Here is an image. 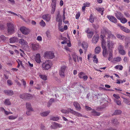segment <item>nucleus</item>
I'll list each match as a JSON object with an SVG mask.
<instances>
[{
	"instance_id": "obj_1",
	"label": "nucleus",
	"mask_w": 130,
	"mask_h": 130,
	"mask_svg": "<svg viewBox=\"0 0 130 130\" xmlns=\"http://www.w3.org/2000/svg\"><path fill=\"white\" fill-rule=\"evenodd\" d=\"M52 65V62L50 60H46L42 64V69L44 70H47L51 68Z\"/></svg>"
},
{
	"instance_id": "obj_2",
	"label": "nucleus",
	"mask_w": 130,
	"mask_h": 130,
	"mask_svg": "<svg viewBox=\"0 0 130 130\" xmlns=\"http://www.w3.org/2000/svg\"><path fill=\"white\" fill-rule=\"evenodd\" d=\"M8 27V32L9 34H12L14 31V25L11 22L7 23Z\"/></svg>"
},
{
	"instance_id": "obj_3",
	"label": "nucleus",
	"mask_w": 130,
	"mask_h": 130,
	"mask_svg": "<svg viewBox=\"0 0 130 130\" xmlns=\"http://www.w3.org/2000/svg\"><path fill=\"white\" fill-rule=\"evenodd\" d=\"M43 56L45 58L50 59H52L55 57L54 53L51 51L45 52L43 55Z\"/></svg>"
},
{
	"instance_id": "obj_4",
	"label": "nucleus",
	"mask_w": 130,
	"mask_h": 130,
	"mask_svg": "<svg viewBox=\"0 0 130 130\" xmlns=\"http://www.w3.org/2000/svg\"><path fill=\"white\" fill-rule=\"evenodd\" d=\"M116 44V42L113 41H110L108 40L107 42V47L109 51H112L114 48V45Z\"/></svg>"
},
{
	"instance_id": "obj_5",
	"label": "nucleus",
	"mask_w": 130,
	"mask_h": 130,
	"mask_svg": "<svg viewBox=\"0 0 130 130\" xmlns=\"http://www.w3.org/2000/svg\"><path fill=\"white\" fill-rule=\"evenodd\" d=\"M67 68V67L65 65L61 66V67L59 71V74L61 77L64 78L65 77V72Z\"/></svg>"
},
{
	"instance_id": "obj_6",
	"label": "nucleus",
	"mask_w": 130,
	"mask_h": 130,
	"mask_svg": "<svg viewBox=\"0 0 130 130\" xmlns=\"http://www.w3.org/2000/svg\"><path fill=\"white\" fill-rule=\"evenodd\" d=\"M52 2L51 5V7L52 8L51 13L53 14L55 10L56 0H52Z\"/></svg>"
},
{
	"instance_id": "obj_7",
	"label": "nucleus",
	"mask_w": 130,
	"mask_h": 130,
	"mask_svg": "<svg viewBox=\"0 0 130 130\" xmlns=\"http://www.w3.org/2000/svg\"><path fill=\"white\" fill-rule=\"evenodd\" d=\"M124 48V47L123 45L120 44L119 45L118 50L119 53L121 55H124L126 54V52L123 49Z\"/></svg>"
},
{
	"instance_id": "obj_8",
	"label": "nucleus",
	"mask_w": 130,
	"mask_h": 130,
	"mask_svg": "<svg viewBox=\"0 0 130 130\" xmlns=\"http://www.w3.org/2000/svg\"><path fill=\"white\" fill-rule=\"evenodd\" d=\"M20 30L22 33L24 35H27L29 33V30L25 27H22L20 28Z\"/></svg>"
},
{
	"instance_id": "obj_9",
	"label": "nucleus",
	"mask_w": 130,
	"mask_h": 130,
	"mask_svg": "<svg viewBox=\"0 0 130 130\" xmlns=\"http://www.w3.org/2000/svg\"><path fill=\"white\" fill-rule=\"evenodd\" d=\"M62 126V125L61 124L54 122L53 123L52 125L51 126V128L55 129L58 127L60 128Z\"/></svg>"
},
{
	"instance_id": "obj_10",
	"label": "nucleus",
	"mask_w": 130,
	"mask_h": 130,
	"mask_svg": "<svg viewBox=\"0 0 130 130\" xmlns=\"http://www.w3.org/2000/svg\"><path fill=\"white\" fill-rule=\"evenodd\" d=\"M35 59L36 62L40 64L42 62L40 55L39 53L37 54L36 55Z\"/></svg>"
},
{
	"instance_id": "obj_11",
	"label": "nucleus",
	"mask_w": 130,
	"mask_h": 130,
	"mask_svg": "<svg viewBox=\"0 0 130 130\" xmlns=\"http://www.w3.org/2000/svg\"><path fill=\"white\" fill-rule=\"evenodd\" d=\"M106 34L108 37L109 38H111L113 39H115L116 38L115 36L111 33V31L109 30H107L106 32Z\"/></svg>"
},
{
	"instance_id": "obj_12",
	"label": "nucleus",
	"mask_w": 130,
	"mask_h": 130,
	"mask_svg": "<svg viewBox=\"0 0 130 130\" xmlns=\"http://www.w3.org/2000/svg\"><path fill=\"white\" fill-rule=\"evenodd\" d=\"M99 36L98 34L95 35L93 37L92 42L93 43L96 44L98 41Z\"/></svg>"
},
{
	"instance_id": "obj_13",
	"label": "nucleus",
	"mask_w": 130,
	"mask_h": 130,
	"mask_svg": "<svg viewBox=\"0 0 130 130\" xmlns=\"http://www.w3.org/2000/svg\"><path fill=\"white\" fill-rule=\"evenodd\" d=\"M107 17L111 22L115 23H117V20L114 17L110 15H107Z\"/></svg>"
},
{
	"instance_id": "obj_14",
	"label": "nucleus",
	"mask_w": 130,
	"mask_h": 130,
	"mask_svg": "<svg viewBox=\"0 0 130 130\" xmlns=\"http://www.w3.org/2000/svg\"><path fill=\"white\" fill-rule=\"evenodd\" d=\"M42 18L47 22H49L50 20L51 16L49 14L44 15L42 16Z\"/></svg>"
},
{
	"instance_id": "obj_15",
	"label": "nucleus",
	"mask_w": 130,
	"mask_h": 130,
	"mask_svg": "<svg viewBox=\"0 0 130 130\" xmlns=\"http://www.w3.org/2000/svg\"><path fill=\"white\" fill-rule=\"evenodd\" d=\"M73 105L77 110L78 111L80 110L81 108L80 105L78 102H74L73 103Z\"/></svg>"
},
{
	"instance_id": "obj_16",
	"label": "nucleus",
	"mask_w": 130,
	"mask_h": 130,
	"mask_svg": "<svg viewBox=\"0 0 130 130\" xmlns=\"http://www.w3.org/2000/svg\"><path fill=\"white\" fill-rule=\"evenodd\" d=\"M4 92L5 94L9 96L12 95L14 93L13 91L11 90H5Z\"/></svg>"
},
{
	"instance_id": "obj_17",
	"label": "nucleus",
	"mask_w": 130,
	"mask_h": 130,
	"mask_svg": "<svg viewBox=\"0 0 130 130\" xmlns=\"http://www.w3.org/2000/svg\"><path fill=\"white\" fill-rule=\"evenodd\" d=\"M32 47L34 51H36L38 49L39 47V45L38 43L32 44H31Z\"/></svg>"
},
{
	"instance_id": "obj_18",
	"label": "nucleus",
	"mask_w": 130,
	"mask_h": 130,
	"mask_svg": "<svg viewBox=\"0 0 130 130\" xmlns=\"http://www.w3.org/2000/svg\"><path fill=\"white\" fill-rule=\"evenodd\" d=\"M19 43L22 45H26L28 44V43L26 41L23 39L22 38L19 39Z\"/></svg>"
},
{
	"instance_id": "obj_19",
	"label": "nucleus",
	"mask_w": 130,
	"mask_h": 130,
	"mask_svg": "<svg viewBox=\"0 0 130 130\" xmlns=\"http://www.w3.org/2000/svg\"><path fill=\"white\" fill-rule=\"evenodd\" d=\"M72 56L73 59V60L74 62H76V59H77V61H79L78 59V56L76 55V54L75 53H73L72 55Z\"/></svg>"
},
{
	"instance_id": "obj_20",
	"label": "nucleus",
	"mask_w": 130,
	"mask_h": 130,
	"mask_svg": "<svg viewBox=\"0 0 130 130\" xmlns=\"http://www.w3.org/2000/svg\"><path fill=\"white\" fill-rule=\"evenodd\" d=\"M10 43H15L17 42L18 41V38L16 37H14L10 39Z\"/></svg>"
},
{
	"instance_id": "obj_21",
	"label": "nucleus",
	"mask_w": 130,
	"mask_h": 130,
	"mask_svg": "<svg viewBox=\"0 0 130 130\" xmlns=\"http://www.w3.org/2000/svg\"><path fill=\"white\" fill-rule=\"evenodd\" d=\"M120 27L121 30L125 32L129 33L130 32V30L125 27L122 26H120Z\"/></svg>"
},
{
	"instance_id": "obj_22",
	"label": "nucleus",
	"mask_w": 130,
	"mask_h": 130,
	"mask_svg": "<svg viewBox=\"0 0 130 130\" xmlns=\"http://www.w3.org/2000/svg\"><path fill=\"white\" fill-rule=\"evenodd\" d=\"M26 108L28 110L33 111L32 108L31 107V105L30 103L27 102L26 103Z\"/></svg>"
},
{
	"instance_id": "obj_23",
	"label": "nucleus",
	"mask_w": 130,
	"mask_h": 130,
	"mask_svg": "<svg viewBox=\"0 0 130 130\" xmlns=\"http://www.w3.org/2000/svg\"><path fill=\"white\" fill-rule=\"evenodd\" d=\"M92 115L94 116H99L100 115V113L96 111L94 109H93L91 112Z\"/></svg>"
},
{
	"instance_id": "obj_24",
	"label": "nucleus",
	"mask_w": 130,
	"mask_h": 130,
	"mask_svg": "<svg viewBox=\"0 0 130 130\" xmlns=\"http://www.w3.org/2000/svg\"><path fill=\"white\" fill-rule=\"evenodd\" d=\"M122 60L121 58L120 57H117L114 58L113 60V62H116L120 61Z\"/></svg>"
},
{
	"instance_id": "obj_25",
	"label": "nucleus",
	"mask_w": 130,
	"mask_h": 130,
	"mask_svg": "<svg viewBox=\"0 0 130 130\" xmlns=\"http://www.w3.org/2000/svg\"><path fill=\"white\" fill-rule=\"evenodd\" d=\"M116 16L117 18L120 20L123 17V15L122 13L120 12H118L116 14Z\"/></svg>"
},
{
	"instance_id": "obj_26",
	"label": "nucleus",
	"mask_w": 130,
	"mask_h": 130,
	"mask_svg": "<svg viewBox=\"0 0 130 130\" xmlns=\"http://www.w3.org/2000/svg\"><path fill=\"white\" fill-rule=\"evenodd\" d=\"M4 104L5 105H10L11 104L9 99H5L4 102Z\"/></svg>"
},
{
	"instance_id": "obj_27",
	"label": "nucleus",
	"mask_w": 130,
	"mask_h": 130,
	"mask_svg": "<svg viewBox=\"0 0 130 130\" xmlns=\"http://www.w3.org/2000/svg\"><path fill=\"white\" fill-rule=\"evenodd\" d=\"M122 112V111L120 110H116L115 111V112L113 114V115H120L121 113Z\"/></svg>"
},
{
	"instance_id": "obj_28",
	"label": "nucleus",
	"mask_w": 130,
	"mask_h": 130,
	"mask_svg": "<svg viewBox=\"0 0 130 130\" xmlns=\"http://www.w3.org/2000/svg\"><path fill=\"white\" fill-rule=\"evenodd\" d=\"M25 99H31L32 98V96L31 95L25 93Z\"/></svg>"
},
{
	"instance_id": "obj_29",
	"label": "nucleus",
	"mask_w": 130,
	"mask_h": 130,
	"mask_svg": "<svg viewBox=\"0 0 130 130\" xmlns=\"http://www.w3.org/2000/svg\"><path fill=\"white\" fill-rule=\"evenodd\" d=\"M39 76L41 78L44 80H46L47 79V76L45 75H40Z\"/></svg>"
},
{
	"instance_id": "obj_30",
	"label": "nucleus",
	"mask_w": 130,
	"mask_h": 130,
	"mask_svg": "<svg viewBox=\"0 0 130 130\" xmlns=\"http://www.w3.org/2000/svg\"><path fill=\"white\" fill-rule=\"evenodd\" d=\"M50 112V111L44 112L41 113L40 115L42 116H46L49 114Z\"/></svg>"
},
{
	"instance_id": "obj_31",
	"label": "nucleus",
	"mask_w": 130,
	"mask_h": 130,
	"mask_svg": "<svg viewBox=\"0 0 130 130\" xmlns=\"http://www.w3.org/2000/svg\"><path fill=\"white\" fill-rule=\"evenodd\" d=\"M101 51V48L100 47L98 46L96 47L95 49V53L96 54H99Z\"/></svg>"
},
{
	"instance_id": "obj_32",
	"label": "nucleus",
	"mask_w": 130,
	"mask_h": 130,
	"mask_svg": "<svg viewBox=\"0 0 130 130\" xmlns=\"http://www.w3.org/2000/svg\"><path fill=\"white\" fill-rule=\"evenodd\" d=\"M114 68L116 69H119L120 70H122L123 68V67L121 65H118L116 66Z\"/></svg>"
},
{
	"instance_id": "obj_33",
	"label": "nucleus",
	"mask_w": 130,
	"mask_h": 130,
	"mask_svg": "<svg viewBox=\"0 0 130 130\" xmlns=\"http://www.w3.org/2000/svg\"><path fill=\"white\" fill-rule=\"evenodd\" d=\"M109 52L108 60L109 61L111 60L112 58V51H109Z\"/></svg>"
},
{
	"instance_id": "obj_34",
	"label": "nucleus",
	"mask_w": 130,
	"mask_h": 130,
	"mask_svg": "<svg viewBox=\"0 0 130 130\" xmlns=\"http://www.w3.org/2000/svg\"><path fill=\"white\" fill-rule=\"evenodd\" d=\"M106 42L104 39L102 40V46L103 48H106Z\"/></svg>"
},
{
	"instance_id": "obj_35",
	"label": "nucleus",
	"mask_w": 130,
	"mask_h": 130,
	"mask_svg": "<svg viewBox=\"0 0 130 130\" xmlns=\"http://www.w3.org/2000/svg\"><path fill=\"white\" fill-rule=\"evenodd\" d=\"M59 119V118L57 117H52L50 118V120L54 121H57Z\"/></svg>"
},
{
	"instance_id": "obj_36",
	"label": "nucleus",
	"mask_w": 130,
	"mask_h": 130,
	"mask_svg": "<svg viewBox=\"0 0 130 130\" xmlns=\"http://www.w3.org/2000/svg\"><path fill=\"white\" fill-rule=\"evenodd\" d=\"M85 75V74L83 72H81L78 74V76L80 78H82Z\"/></svg>"
},
{
	"instance_id": "obj_37",
	"label": "nucleus",
	"mask_w": 130,
	"mask_h": 130,
	"mask_svg": "<svg viewBox=\"0 0 130 130\" xmlns=\"http://www.w3.org/2000/svg\"><path fill=\"white\" fill-rule=\"evenodd\" d=\"M61 19V16L60 15L59 13L57 14L56 19V20L58 22L62 20Z\"/></svg>"
},
{
	"instance_id": "obj_38",
	"label": "nucleus",
	"mask_w": 130,
	"mask_h": 130,
	"mask_svg": "<svg viewBox=\"0 0 130 130\" xmlns=\"http://www.w3.org/2000/svg\"><path fill=\"white\" fill-rule=\"evenodd\" d=\"M112 122L114 124L118 125L119 124V122L116 119H113L112 120Z\"/></svg>"
},
{
	"instance_id": "obj_39",
	"label": "nucleus",
	"mask_w": 130,
	"mask_h": 130,
	"mask_svg": "<svg viewBox=\"0 0 130 130\" xmlns=\"http://www.w3.org/2000/svg\"><path fill=\"white\" fill-rule=\"evenodd\" d=\"M103 56L104 57H106L107 55V53L106 52V48H103Z\"/></svg>"
},
{
	"instance_id": "obj_40",
	"label": "nucleus",
	"mask_w": 130,
	"mask_h": 130,
	"mask_svg": "<svg viewBox=\"0 0 130 130\" xmlns=\"http://www.w3.org/2000/svg\"><path fill=\"white\" fill-rule=\"evenodd\" d=\"M123 99H124V102L127 105H130V101L129 100L125 98H123Z\"/></svg>"
},
{
	"instance_id": "obj_41",
	"label": "nucleus",
	"mask_w": 130,
	"mask_h": 130,
	"mask_svg": "<svg viewBox=\"0 0 130 130\" xmlns=\"http://www.w3.org/2000/svg\"><path fill=\"white\" fill-rule=\"evenodd\" d=\"M89 21L91 23H93L94 22V19L93 17V15L92 14H91L90 16Z\"/></svg>"
},
{
	"instance_id": "obj_42",
	"label": "nucleus",
	"mask_w": 130,
	"mask_h": 130,
	"mask_svg": "<svg viewBox=\"0 0 130 130\" xmlns=\"http://www.w3.org/2000/svg\"><path fill=\"white\" fill-rule=\"evenodd\" d=\"M93 34V32L92 31H90V33L88 34L87 35L88 37V38H92Z\"/></svg>"
},
{
	"instance_id": "obj_43",
	"label": "nucleus",
	"mask_w": 130,
	"mask_h": 130,
	"mask_svg": "<svg viewBox=\"0 0 130 130\" xmlns=\"http://www.w3.org/2000/svg\"><path fill=\"white\" fill-rule=\"evenodd\" d=\"M121 22L123 23H125L127 22V20L125 18H122L120 20Z\"/></svg>"
},
{
	"instance_id": "obj_44",
	"label": "nucleus",
	"mask_w": 130,
	"mask_h": 130,
	"mask_svg": "<svg viewBox=\"0 0 130 130\" xmlns=\"http://www.w3.org/2000/svg\"><path fill=\"white\" fill-rule=\"evenodd\" d=\"M116 36L118 38L122 40H123L124 39V36H122L119 34L117 35Z\"/></svg>"
},
{
	"instance_id": "obj_45",
	"label": "nucleus",
	"mask_w": 130,
	"mask_h": 130,
	"mask_svg": "<svg viewBox=\"0 0 130 130\" xmlns=\"http://www.w3.org/2000/svg\"><path fill=\"white\" fill-rule=\"evenodd\" d=\"M93 61L95 63H97L98 62V59L96 58V56L95 55L93 58Z\"/></svg>"
},
{
	"instance_id": "obj_46",
	"label": "nucleus",
	"mask_w": 130,
	"mask_h": 130,
	"mask_svg": "<svg viewBox=\"0 0 130 130\" xmlns=\"http://www.w3.org/2000/svg\"><path fill=\"white\" fill-rule=\"evenodd\" d=\"M61 112L65 114H68L69 112V111L64 109H62L61 110Z\"/></svg>"
},
{
	"instance_id": "obj_47",
	"label": "nucleus",
	"mask_w": 130,
	"mask_h": 130,
	"mask_svg": "<svg viewBox=\"0 0 130 130\" xmlns=\"http://www.w3.org/2000/svg\"><path fill=\"white\" fill-rule=\"evenodd\" d=\"M40 25L44 27L46 25V24L45 22L43 21V20H42L40 22Z\"/></svg>"
},
{
	"instance_id": "obj_48",
	"label": "nucleus",
	"mask_w": 130,
	"mask_h": 130,
	"mask_svg": "<svg viewBox=\"0 0 130 130\" xmlns=\"http://www.w3.org/2000/svg\"><path fill=\"white\" fill-rule=\"evenodd\" d=\"M114 101L115 102H116L117 104L119 105H120L121 104V101L120 100H117L116 99H115Z\"/></svg>"
},
{
	"instance_id": "obj_49",
	"label": "nucleus",
	"mask_w": 130,
	"mask_h": 130,
	"mask_svg": "<svg viewBox=\"0 0 130 130\" xmlns=\"http://www.w3.org/2000/svg\"><path fill=\"white\" fill-rule=\"evenodd\" d=\"M74 115L79 117H82V115L81 113L76 111L75 112Z\"/></svg>"
},
{
	"instance_id": "obj_50",
	"label": "nucleus",
	"mask_w": 130,
	"mask_h": 130,
	"mask_svg": "<svg viewBox=\"0 0 130 130\" xmlns=\"http://www.w3.org/2000/svg\"><path fill=\"white\" fill-rule=\"evenodd\" d=\"M68 111H69V112H70V113H72L74 115L75 112V111L73 110L72 109H71L70 108H69L68 109Z\"/></svg>"
},
{
	"instance_id": "obj_51",
	"label": "nucleus",
	"mask_w": 130,
	"mask_h": 130,
	"mask_svg": "<svg viewBox=\"0 0 130 130\" xmlns=\"http://www.w3.org/2000/svg\"><path fill=\"white\" fill-rule=\"evenodd\" d=\"M82 46L84 48L85 50H86L87 48H88V45L87 43L85 44H82Z\"/></svg>"
},
{
	"instance_id": "obj_52",
	"label": "nucleus",
	"mask_w": 130,
	"mask_h": 130,
	"mask_svg": "<svg viewBox=\"0 0 130 130\" xmlns=\"http://www.w3.org/2000/svg\"><path fill=\"white\" fill-rule=\"evenodd\" d=\"M36 40L39 42L41 41L42 40V38L41 36H38L37 37Z\"/></svg>"
},
{
	"instance_id": "obj_53",
	"label": "nucleus",
	"mask_w": 130,
	"mask_h": 130,
	"mask_svg": "<svg viewBox=\"0 0 130 130\" xmlns=\"http://www.w3.org/2000/svg\"><path fill=\"white\" fill-rule=\"evenodd\" d=\"M17 118V117H14L12 116H10L8 118L10 120H14Z\"/></svg>"
},
{
	"instance_id": "obj_54",
	"label": "nucleus",
	"mask_w": 130,
	"mask_h": 130,
	"mask_svg": "<svg viewBox=\"0 0 130 130\" xmlns=\"http://www.w3.org/2000/svg\"><path fill=\"white\" fill-rule=\"evenodd\" d=\"M7 83L8 85L9 86L13 84V83L9 79H8L7 80Z\"/></svg>"
},
{
	"instance_id": "obj_55",
	"label": "nucleus",
	"mask_w": 130,
	"mask_h": 130,
	"mask_svg": "<svg viewBox=\"0 0 130 130\" xmlns=\"http://www.w3.org/2000/svg\"><path fill=\"white\" fill-rule=\"evenodd\" d=\"M25 93H23L22 94L20 95V97L23 99H25Z\"/></svg>"
},
{
	"instance_id": "obj_56",
	"label": "nucleus",
	"mask_w": 130,
	"mask_h": 130,
	"mask_svg": "<svg viewBox=\"0 0 130 130\" xmlns=\"http://www.w3.org/2000/svg\"><path fill=\"white\" fill-rule=\"evenodd\" d=\"M80 15V12H78L77 13L75 16V18L76 19H78Z\"/></svg>"
},
{
	"instance_id": "obj_57",
	"label": "nucleus",
	"mask_w": 130,
	"mask_h": 130,
	"mask_svg": "<svg viewBox=\"0 0 130 130\" xmlns=\"http://www.w3.org/2000/svg\"><path fill=\"white\" fill-rule=\"evenodd\" d=\"M113 96L116 98V99H118L120 98V97L119 96L118 94H114L113 95Z\"/></svg>"
},
{
	"instance_id": "obj_58",
	"label": "nucleus",
	"mask_w": 130,
	"mask_h": 130,
	"mask_svg": "<svg viewBox=\"0 0 130 130\" xmlns=\"http://www.w3.org/2000/svg\"><path fill=\"white\" fill-rule=\"evenodd\" d=\"M88 78V76L86 75H85L82 78L84 81H86L87 80Z\"/></svg>"
},
{
	"instance_id": "obj_59",
	"label": "nucleus",
	"mask_w": 130,
	"mask_h": 130,
	"mask_svg": "<svg viewBox=\"0 0 130 130\" xmlns=\"http://www.w3.org/2000/svg\"><path fill=\"white\" fill-rule=\"evenodd\" d=\"M96 10L99 12H101V11H104V9L103 8H100L96 9Z\"/></svg>"
},
{
	"instance_id": "obj_60",
	"label": "nucleus",
	"mask_w": 130,
	"mask_h": 130,
	"mask_svg": "<svg viewBox=\"0 0 130 130\" xmlns=\"http://www.w3.org/2000/svg\"><path fill=\"white\" fill-rule=\"evenodd\" d=\"M21 81L23 82V85L24 88H25L26 87V82L24 81L23 79H22Z\"/></svg>"
},
{
	"instance_id": "obj_61",
	"label": "nucleus",
	"mask_w": 130,
	"mask_h": 130,
	"mask_svg": "<svg viewBox=\"0 0 130 130\" xmlns=\"http://www.w3.org/2000/svg\"><path fill=\"white\" fill-rule=\"evenodd\" d=\"M84 5L86 7H88L89 6L90 4L89 3H86L84 4Z\"/></svg>"
},
{
	"instance_id": "obj_62",
	"label": "nucleus",
	"mask_w": 130,
	"mask_h": 130,
	"mask_svg": "<svg viewBox=\"0 0 130 130\" xmlns=\"http://www.w3.org/2000/svg\"><path fill=\"white\" fill-rule=\"evenodd\" d=\"M31 111V110H28V111H27L26 112V114L27 115L29 116L31 114V111Z\"/></svg>"
},
{
	"instance_id": "obj_63",
	"label": "nucleus",
	"mask_w": 130,
	"mask_h": 130,
	"mask_svg": "<svg viewBox=\"0 0 130 130\" xmlns=\"http://www.w3.org/2000/svg\"><path fill=\"white\" fill-rule=\"evenodd\" d=\"M5 28L4 25L0 23V29L1 30Z\"/></svg>"
},
{
	"instance_id": "obj_64",
	"label": "nucleus",
	"mask_w": 130,
	"mask_h": 130,
	"mask_svg": "<svg viewBox=\"0 0 130 130\" xmlns=\"http://www.w3.org/2000/svg\"><path fill=\"white\" fill-rule=\"evenodd\" d=\"M86 108L88 110H91L92 109L90 107H88L87 106H85Z\"/></svg>"
}]
</instances>
